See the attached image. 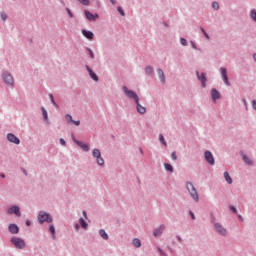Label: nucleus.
<instances>
[{
    "label": "nucleus",
    "instance_id": "nucleus-13",
    "mask_svg": "<svg viewBox=\"0 0 256 256\" xmlns=\"http://www.w3.org/2000/svg\"><path fill=\"white\" fill-rule=\"evenodd\" d=\"M163 231H165V225H160L158 228L154 229V237H159V235L163 234Z\"/></svg>",
    "mask_w": 256,
    "mask_h": 256
},
{
    "label": "nucleus",
    "instance_id": "nucleus-40",
    "mask_svg": "<svg viewBox=\"0 0 256 256\" xmlns=\"http://www.w3.org/2000/svg\"><path fill=\"white\" fill-rule=\"evenodd\" d=\"M180 43H181V45L185 46V45H187V40L185 38H181Z\"/></svg>",
    "mask_w": 256,
    "mask_h": 256
},
{
    "label": "nucleus",
    "instance_id": "nucleus-8",
    "mask_svg": "<svg viewBox=\"0 0 256 256\" xmlns=\"http://www.w3.org/2000/svg\"><path fill=\"white\" fill-rule=\"evenodd\" d=\"M7 139L10 143H14L15 145H19V143H21V140H19V138H17L13 133H9L7 135Z\"/></svg>",
    "mask_w": 256,
    "mask_h": 256
},
{
    "label": "nucleus",
    "instance_id": "nucleus-27",
    "mask_svg": "<svg viewBox=\"0 0 256 256\" xmlns=\"http://www.w3.org/2000/svg\"><path fill=\"white\" fill-rule=\"evenodd\" d=\"M133 245L134 247H141V240H139L138 238H135L133 240Z\"/></svg>",
    "mask_w": 256,
    "mask_h": 256
},
{
    "label": "nucleus",
    "instance_id": "nucleus-22",
    "mask_svg": "<svg viewBox=\"0 0 256 256\" xmlns=\"http://www.w3.org/2000/svg\"><path fill=\"white\" fill-rule=\"evenodd\" d=\"M241 155H242V159H243L244 163H246V165H253V161H251V159H249V157H247V155H245L244 153H242Z\"/></svg>",
    "mask_w": 256,
    "mask_h": 256
},
{
    "label": "nucleus",
    "instance_id": "nucleus-20",
    "mask_svg": "<svg viewBox=\"0 0 256 256\" xmlns=\"http://www.w3.org/2000/svg\"><path fill=\"white\" fill-rule=\"evenodd\" d=\"M82 34L84 35V37H86V39H93V37L95 36L93 32L87 30H83Z\"/></svg>",
    "mask_w": 256,
    "mask_h": 256
},
{
    "label": "nucleus",
    "instance_id": "nucleus-41",
    "mask_svg": "<svg viewBox=\"0 0 256 256\" xmlns=\"http://www.w3.org/2000/svg\"><path fill=\"white\" fill-rule=\"evenodd\" d=\"M202 33L204 34V36L206 37V39H209V34H207V32L205 31V29L201 28Z\"/></svg>",
    "mask_w": 256,
    "mask_h": 256
},
{
    "label": "nucleus",
    "instance_id": "nucleus-44",
    "mask_svg": "<svg viewBox=\"0 0 256 256\" xmlns=\"http://www.w3.org/2000/svg\"><path fill=\"white\" fill-rule=\"evenodd\" d=\"M230 211H232L234 213H237V208H235V206H231L230 207Z\"/></svg>",
    "mask_w": 256,
    "mask_h": 256
},
{
    "label": "nucleus",
    "instance_id": "nucleus-21",
    "mask_svg": "<svg viewBox=\"0 0 256 256\" xmlns=\"http://www.w3.org/2000/svg\"><path fill=\"white\" fill-rule=\"evenodd\" d=\"M157 73H158V77H159L161 83H165V73L163 72V70L158 69Z\"/></svg>",
    "mask_w": 256,
    "mask_h": 256
},
{
    "label": "nucleus",
    "instance_id": "nucleus-3",
    "mask_svg": "<svg viewBox=\"0 0 256 256\" xmlns=\"http://www.w3.org/2000/svg\"><path fill=\"white\" fill-rule=\"evenodd\" d=\"M123 91H124L125 95L128 96L129 99H133L135 101V103H138L139 96H137V93H135L132 90H129V88H127L126 86L123 87Z\"/></svg>",
    "mask_w": 256,
    "mask_h": 256
},
{
    "label": "nucleus",
    "instance_id": "nucleus-31",
    "mask_svg": "<svg viewBox=\"0 0 256 256\" xmlns=\"http://www.w3.org/2000/svg\"><path fill=\"white\" fill-rule=\"evenodd\" d=\"M66 121L67 123H73V117L71 116V114L66 115Z\"/></svg>",
    "mask_w": 256,
    "mask_h": 256
},
{
    "label": "nucleus",
    "instance_id": "nucleus-45",
    "mask_svg": "<svg viewBox=\"0 0 256 256\" xmlns=\"http://www.w3.org/2000/svg\"><path fill=\"white\" fill-rule=\"evenodd\" d=\"M60 144L63 145V146H65V145H66L65 139L61 138V139H60Z\"/></svg>",
    "mask_w": 256,
    "mask_h": 256
},
{
    "label": "nucleus",
    "instance_id": "nucleus-9",
    "mask_svg": "<svg viewBox=\"0 0 256 256\" xmlns=\"http://www.w3.org/2000/svg\"><path fill=\"white\" fill-rule=\"evenodd\" d=\"M9 215H17V217H21V211L19 210L18 206H12L11 208H9L8 210Z\"/></svg>",
    "mask_w": 256,
    "mask_h": 256
},
{
    "label": "nucleus",
    "instance_id": "nucleus-11",
    "mask_svg": "<svg viewBox=\"0 0 256 256\" xmlns=\"http://www.w3.org/2000/svg\"><path fill=\"white\" fill-rule=\"evenodd\" d=\"M85 17L88 19V21H95V19H99V15H93L91 12H89V10L85 11Z\"/></svg>",
    "mask_w": 256,
    "mask_h": 256
},
{
    "label": "nucleus",
    "instance_id": "nucleus-54",
    "mask_svg": "<svg viewBox=\"0 0 256 256\" xmlns=\"http://www.w3.org/2000/svg\"><path fill=\"white\" fill-rule=\"evenodd\" d=\"M178 240L181 241V237H178Z\"/></svg>",
    "mask_w": 256,
    "mask_h": 256
},
{
    "label": "nucleus",
    "instance_id": "nucleus-26",
    "mask_svg": "<svg viewBox=\"0 0 256 256\" xmlns=\"http://www.w3.org/2000/svg\"><path fill=\"white\" fill-rule=\"evenodd\" d=\"M164 167L166 171H169L170 173H173V166L171 164H164Z\"/></svg>",
    "mask_w": 256,
    "mask_h": 256
},
{
    "label": "nucleus",
    "instance_id": "nucleus-36",
    "mask_svg": "<svg viewBox=\"0 0 256 256\" xmlns=\"http://www.w3.org/2000/svg\"><path fill=\"white\" fill-rule=\"evenodd\" d=\"M117 11L120 13V15H122V17H125V12L123 11L122 7H118Z\"/></svg>",
    "mask_w": 256,
    "mask_h": 256
},
{
    "label": "nucleus",
    "instance_id": "nucleus-33",
    "mask_svg": "<svg viewBox=\"0 0 256 256\" xmlns=\"http://www.w3.org/2000/svg\"><path fill=\"white\" fill-rule=\"evenodd\" d=\"M80 3H82V5H86V6H89L91 5V2L89 0H79Z\"/></svg>",
    "mask_w": 256,
    "mask_h": 256
},
{
    "label": "nucleus",
    "instance_id": "nucleus-50",
    "mask_svg": "<svg viewBox=\"0 0 256 256\" xmlns=\"http://www.w3.org/2000/svg\"><path fill=\"white\" fill-rule=\"evenodd\" d=\"M238 219H240V221H243V217L241 215H238Z\"/></svg>",
    "mask_w": 256,
    "mask_h": 256
},
{
    "label": "nucleus",
    "instance_id": "nucleus-10",
    "mask_svg": "<svg viewBox=\"0 0 256 256\" xmlns=\"http://www.w3.org/2000/svg\"><path fill=\"white\" fill-rule=\"evenodd\" d=\"M3 79L7 85H13V76H11V74L5 72L3 74Z\"/></svg>",
    "mask_w": 256,
    "mask_h": 256
},
{
    "label": "nucleus",
    "instance_id": "nucleus-7",
    "mask_svg": "<svg viewBox=\"0 0 256 256\" xmlns=\"http://www.w3.org/2000/svg\"><path fill=\"white\" fill-rule=\"evenodd\" d=\"M205 160L209 165H215V158L213 157V154L210 151H206L204 153Z\"/></svg>",
    "mask_w": 256,
    "mask_h": 256
},
{
    "label": "nucleus",
    "instance_id": "nucleus-12",
    "mask_svg": "<svg viewBox=\"0 0 256 256\" xmlns=\"http://www.w3.org/2000/svg\"><path fill=\"white\" fill-rule=\"evenodd\" d=\"M214 227H215L216 231L218 233H220V235H227V230L225 228H223V226H221V224L216 223L214 225Z\"/></svg>",
    "mask_w": 256,
    "mask_h": 256
},
{
    "label": "nucleus",
    "instance_id": "nucleus-6",
    "mask_svg": "<svg viewBox=\"0 0 256 256\" xmlns=\"http://www.w3.org/2000/svg\"><path fill=\"white\" fill-rule=\"evenodd\" d=\"M220 72H221V77L225 83V85H227L228 87H230L231 82H229V77L227 76V69L225 68H220Z\"/></svg>",
    "mask_w": 256,
    "mask_h": 256
},
{
    "label": "nucleus",
    "instance_id": "nucleus-29",
    "mask_svg": "<svg viewBox=\"0 0 256 256\" xmlns=\"http://www.w3.org/2000/svg\"><path fill=\"white\" fill-rule=\"evenodd\" d=\"M145 72L147 73V75H151L153 73V67L147 66Z\"/></svg>",
    "mask_w": 256,
    "mask_h": 256
},
{
    "label": "nucleus",
    "instance_id": "nucleus-53",
    "mask_svg": "<svg viewBox=\"0 0 256 256\" xmlns=\"http://www.w3.org/2000/svg\"><path fill=\"white\" fill-rule=\"evenodd\" d=\"M76 229H79V224H76Z\"/></svg>",
    "mask_w": 256,
    "mask_h": 256
},
{
    "label": "nucleus",
    "instance_id": "nucleus-49",
    "mask_svg": "<svg viewBox=\"0 0 256 256\" xmlns=\"http://www.w3.org/2000/svg\"><path fill=\"white\" fill-rule=\"evenodd\" d=\"M82 214H83V217H85V219H87V212L83 211Z\"/></svg>",
    "mask_w": 256,
    "mask_h": 256
},
{
    "label": "nucleus",
    "instance_id": "nucleus-35",
    "mask_svg": "<svg viewBox=\"0 0 256 256\" xmlns=\"http://www.w3.org/2000/svg\"><path fill=\"white\" fill-rule=\"evenodd\" d=\"M0 19H2V21H7V14L4 13V12H2V13L0 14Z\"/></svg>",
    "mask_w": 256,
    "mask_h": 256
},
{
    "label": "nucleus",
    "instance_id": "nucleus-48",
    "mask_svg": "<svg viewBox=\"0 0 256 256\" xmlns=\"http://www.w3.org/2000/svg\"><path fill=\"white\" fill-rule=\"evenodd\" d=\"M191 218L195 220V214L193 212H190Z\"/></svg>",
    "mask_w": 256,
    "mask_h": 256
},
{
    "label": "nucleus",
    "instance_id": "nucleus-43",
    "mask_svg": "<svg viewBox=\"0 0 256 256\" xmlns=\"http://www.w3.org/2000/svg\"><path fill=\"white\" fill-rule=\"evenodd\" d=\"M66 11H67L69 17L72 18L73 17V12H71V10L69 8H67Z\"/></svg>",
    "mask_w": 256,
    "mask_h": 256
},
{
    "label": "nucleus",
    "instance_id": "nucleus-34",
    "mask_svg": "<svg viewBox=\"0 0 256 256\" xmlns=\"http://www.w3.org/2000/svg\"><path fill=\"white\" fill-rule=\"evenodd\" d=\"M251 19H253V21H256V10L255 9H253L251 11Z\"/></svg>",
    "mask_w": 256,
    "mask_h": 256
},
{
    "label": "nucleus",
    "instance_id": "nucleus-14",
    "mask_svg": "<svg viewBox=\"0 0 256 256\" xmlns=\"http://www.w3.org/2000/svg\"><path fill=\"white\" fill-rule=\"evenodd\" d=\"M86 69H87L91 79H93V81H99V77L97 76V74H95V72H93V70H91V68L89 66H86Z\"/></svg>",
    "mask_w": 256,
    "mask_h": 256
},
{
    "label": "nucleus",
    "instance_id": "nucleus-17",
    "mask_svg": "<svg viewBox=\"0 0 256 256\" xmlns=\"http://www.w3.org/2000/svg\"><path fill=\"white\" fill-rule=\"evenodd\" d=\"M9 231H10V233L16 235V233H19V226L16 224H10Z\"/></svg>",
    "mask_w": 256,
    "mask_h": 256
},
{
    "label": "nucleus",
    "instance_id": "nucleus-18",
    "mask_svg": "<svg viewBox=\"0 0 256 256\" xmlns=\"http://www.w3.org/2000/svg\"><path fill=\"white\" fill-rule=\"evenodd\" d=\"M197 78L202 83V87H206L205 83L207 81V78L205 77V73H202L201 76H199V72H196Z\"/></svg>",
    "mask_w": 256,
    "mask_h": 256
},
{
    "label": "nucleus",
    "instance_id": "nucleus-5",
    "mask_svg": "<svg viewBox=\"0 0 256 256\" xmlns=\"http://www.w3.org/2000/svg\"><path fill=\"white\" fill-rule=\"evenodd\" d=\"M92 155L95 157L98 165H105V160L101 158V151L99 149H94Z\"/></svg>",
    "mask_w": 256,
    "mask_h": 256
},
{
    "label": "nucleus",
    "instance_id": "nucleus-30",
    "mask_svg": "<svg viewBox=\"0 0 256 256\" xmlns=\"http://www.w3.org/2000/svg\"><path fill=\"white\" fill-rule=\"evenodd\" d=\"M159 141L162 142L163 145L167 146V142L165 141V137H163V134L159 135Z\"/></svg>",
    "mask_w": 256,
    "mask_h": 256
},
{
    "label": "nucleus",
    "instance_id": "nucleus-19",
    "mask_svg": "<svg viewBox=\"0 0 256 256\" xmlns=\"http://www.w3.org/2000/svg\"><path fill=\"white\" fill-rule=\"evenodd\" d=\"M79 147H81L84 151H89V144H85L81 141H75Z\"/></svg>",
    "mask_w": 256,
    "mask_h": 256
},
{
    "label": "nucleus",
    "instance_id": "nucleus-47",
    "mask_svg": "<svg viewBox=\"0 0 256 256\" xmlns=\"http://www.w3.org/2000/svg\"><path fill=\"white\" fill-rule=\"evenodd\" d=\"M26 225H27V227H31V221L27 220Z\"/></svg>",
    "mask_w": 256,
    "mask_h": 256
},
{
    "label": "nucleus",
    "instance_id": "nucleus-28",
    "mask_svg": "<svg viewBox=\"0 0 256 256\" xmlns=\"http://www.w3.org/2000/svg\"><path fill=\"white\" fill-rule=\"evenodd\" d=\"M42 115H43L44 121H48L49 116L47 115V110H45V108H42Z\"/></svg>",
    "mask_w": 256,
    "mask_h": 256
},
{
    "label": "nucleus",
    "instance_id": "nucleus-4",
    "mask_svg": "<svg viewBox=\"0 0 256 256\" xmlns=\"http://www.w3.org/2000/svg\"><path fill=\"white\" fill-rule=\"evenodd\" d=\"M11 242L13 245H15V247H17V249H25V240L18 237H13Z\"/></svg>",
    "mask_w": 256,
    "mask_h": 256
},
{
    "label": "nucleus",
    "instance_id": "nucleus-2",
    "mask_svg": "<svg viewBox=\"0 0 256 256\" xmlns=\"http://www.w3.org/2000/svg\"><path fill=\"white\" fill-rule=\"evenodd\" d=\"M38 221L40 223V225H43V223H53V218L51 217V215L45 213V212H40L38 215Z\"/></svg>",
    "mask_w": 256,
    "mask_h": 256
},
{
    "label": "nucleus",
    "instance_id": "nucleus-32",
    "mask_svg": "<svg viewBox=\"0 0 256 256\" xmlns=\"http://www.w3.org/2000/svg\"><path fill=\"white\" fill-rule=\"evenodd\" d=\"M49 97H50V101H51L52 105L57 107V103H55V98H53V94H49Z\"/></svg>",
    "mask_w": 256,
    "mask_h": 256
},
{
    "label": "nucleus",
    "instance_id": "nucleus-25",
    "mask_svg": "<svg viewBox=\"0 0 256 256\" xmlns=\"http://www.w3.org/2000/svg\"><path fill=\"white\" fill-rule=\"evenodd\" d=\"M79 223H80L82 229H87L88 225H87V222H85V219L80 218Z\"/></svg>",
    "mask_w": 256,
    "mask_h": 256
},
{
    "label": "nucleus",
    "instance_id": "nucleus-38",
    "mask_svg": "<svg viewBox=\"0 0 256 256\" xmlns=\"http://www.w3.org/2000/svg\"><path fill=\"white\" fill-rule=\"evenodd\" d=\"M49 231H50V233L52 234V235H55V226H50V229H49Z\"/></svg>",
    "mask_w": 256,
    "mask_h": 256
},
{
    "label": "nucleus",
    "instance_id": "nucleus-46",
    "mask_svg": "<svg viewBox=\"0 0 256 256\" xmlns=\"http://www.w3.org/2000/svg\"><path fill=\"white\" fill-rule=\"evenodd\" d=\"M89 53H90L91 59H93V58L95 57V55L93 54V51H92V50H89Z\"/></svg>",
    "mask_w": 256,
    "mask_h": 256
},
{
    "label": "nucleus",
    "instance_id": "nucleus-16",
    "mask_svg": "<svg viewBox=\"0 0 256 256\" xmlns=\"http://www.w3.org/2000/svg\"><path fill=\"white\" fill-rule=\"evenodd\" d=\"M136 107L140 115H145V113L147 112V109L139 103V100H138V103H136Z\"/></svg>",
    "mask_w": 256,
    "mask_h": 256
},
{
    "label": "nucleus",
    "instance_id": "nucleus-1",
    "mask_svg": "<svg viewBox=\"0 0 256 256\" xmlns=\"http://www.w3.org/2000/svg\"><path fill=\"white\" fill-rule=\"evenodd\" d=\"M186 189L190 196L192 197L193 201H195V203H199V193L197 192L195 185H193V183L191 182H187Z\"/></svg>",
    "mask_w": 256,
    "mask_h": 256
},
{
    "label": "nucleus",
    "instance_id": "nucleus-37",
    "mask_svg": "<svg viewBox=\"0 0 256 256\" xmlns=\"http://www.w3.org/2000/svg\"><path fill=\"white\" fill-rule=\"evenodd\" d=\"M171 159H172L173 161H177V154H176L175 152H173V153L171 154Z\"/></svg>",
    "mask_w": 256,
    "mask_h": 256
},
{
    "label": "nucleus",
    "instance_id": "nucleus-15",
    "mask_svg": "<svg viewBox=\"0 0 256 256\" xmlns=\"http://www.w3.org/2000/svg\"><path fill=\"white\" fill-rule=\"evenodd\" d=\"M211 97H212L213 101H217V99H221V94L216 89H212Z\"/></svg>",
    "mask_w": 256,
    "mask_h": 256
},
{
    "label": "nucleus",
    "instance_id": "nucleus-42",
    "mask_svg": "<svg viewBox=\"0 0 256 256\" xmlns=\"http://www.w3.org/2000/svg\"><path fill=\"white\" fill-rule=\"evenodd\" d=\"M72 123H73L74 125H76L77 127H79V125H81V121H79V120H77V121L72 120Z\"/></svg>",
    "mask_w": 256,
    "mask_h": 256
},
{
    "label": "nucleus",
    "instance_id": "nucleus-55",
    "mask_svg": "<svg viewBox=\"0 0 256 256\" xmlns=\"http://www.w3.org/2000/svg\"><path fill=\"white\" fill-rule=\"evenodd\" d=\"M192 47H194V48H195V44H192Z\"/></svg>",
    "mask_w": 256,
    "mask_h": 256
},
{
    "label": "nucleus",
    "instance_id": "nucleus-23",
    "mask_svg": "<svg viewBox=\"0 0 256 256\" xmlns=\"http://www.w3.org/2000/svg\"><path fill=\"white\" fill-rule=\"evenodd\" d=\"M224 178H225V181H227V183L229 185H231V183H233V179L231 178V176H229V172H224Z\"/></svg>",
    "mask_w": 256,
    "mask_h": 256
},
{
    "label": "nucleus",
    "instance_id": "nucleus-52",
    "mask_svg": "<svg viewBox=\"0 0 256 256\" xmlns=\"http://www.w3.org/2000/svg\"><path fill=\"white\" fill-rule=\"evenodd\" d=\"M1 177H2L3 179H5V174H2Z\"/></svg>",
    "mask_w": 256,
    "mask_h": 256
},
{
    "label": "nucleus",
    "instance_id": "nucleus-39",
    "mask_svg": "<svg viewBox=\"0 0 256 256\" xmlns=\"http://www.w3.org/2000/svg\"><path fill=\"white\" fill-rule=\"evenodd\" d=\"M212 7H213V9H219V3L213 2Z\"/></svg>",
    "mask_w": 256,
    "mask_h": 256
},
{
    "label": "nucleus",
    "instance_id": "nucleus-24",
    "mask_svg": "<svg viewBox=\"0 0 256 256\" xmlns=\"http://www.w3.org/2000/svg\"><path fill=\"white\" fill-rule=\"evenodd\" d=\"M99 235L100 237H102V239H105V240L109 239V235L107 234V232H105V230H100Z\"/></svg>",
    "mask_w": 256,
    "mask_h": 256
},
{
    "label": "nucleus",
    "instance_id": "nucleus-51",
    "mask_svg": "<svg viewBox=\"0 0 256 256\" xmlns=\"http://www.w3.org/2000/svg\"><path fill=\"white\" fill-rule=\"evenodd\" d=\"M110 2L112 3V5H115V3H116L115 0H110Z\"/></svg>",
    "mask_w": 256,
    "mask_h": 256
}]
</instances>
